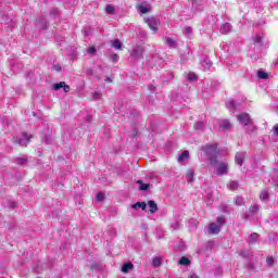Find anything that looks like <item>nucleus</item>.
Wrapping results in <instances>:
<instances>
[{
  "label": "nucleus",
  "instance_id": "f257e3e1",
  "mask_svg": "<svg viewBox=\"0 0 278 278\" xmlns=\"http://www.w3.org/2000/svg\"><path fill=\"white\" fill-rule=\"evenodd\" d=\"M202 150L210 160V166L213 169L214 175L223 177V175H227L229 173V164L227 162H218L220 159L218 146H205Z\"/></svg>",
  "mask_w": 278,
  "mask_h": 278
},
{
  "label": "nucleus",
  "instance_id": "f03ea898",
  "mask_svg": "<svg viewBox=\"0 0 278 278\" xmlns=\"http://www.w3.org/2000/svg\"><path fill=\"white\" fill-rule=\"evenodd\" d=\"M237 121H239L241 125L248 127V131H255V126L253 125V122H251V116L249 113H241L237 115Z\"/></svg>",
  "mask_w": 278,
  "mask_h": 278
},
{
  "label": "nucleus",
  "instance_id": "7ed1b4c3",
  "mask_svg": "<svg viewBox=\"0 0 278 278\" xmlns=\"http://www.w3.org/2000/svg\"><path fill=\"white\" fill-rule=\"evenodd\" d=\"M147 25L150 27L152 31H157V27H160L161 23L160 20L156 17H148L146 18Z\"/></svg>",
  "mask_w": 278,
  "mask_h": 278
},
{
  "label": "nucleus",
  "instance_id": "20e7f679",
  "mask_svg": "<svg viewBox=\"0 0 278 278\" xmlns=\"http://www.w3.org/2000/svg\"><path fill=\"white\" fill-rule=\"evenodd\" d=\"M29 140H31V136L27 135V132H24L20 138L15 140V142L21 144V147H27V144H29Z\"/></svg>",
  "mask_w": 278,
  "mask_h": 278
},
{
  "label": "nucleus",
  "instance_id": "39448f33",
  "mask_svg": "<svg viewBox=\"0 0 278 278\" xmlns=\"http://www.w3.org/2000/svg\"><path fill=\"white\" fill-rule=\"evenodd\" d=\"M137 10L141 14H148V12H151V5L147 4V2H142L139 5H137Z\"/></svg>",
  "mask_w": 278,
  "mask_h": 278
},
{
  "label": "nucleus",
  "instance_id": "423d86ee",
  "mask_svg": "<svg viewBox=\"0 0 278 278\" xmlns=\"http://www.w3.org/2000/svg\"><path fill=\"white\" fill-rule=\"evenodd\" d=\"M208 233H211L212 236H216L220 233V227L218 226V224H214V223L210 224Z\"/></svg>",
  "mask_w": 278,
  "mask_h": 278
},
{
  "label": "nucleus",
  "instance_id": "0eeeda50",
  "mask_svg": "<svg viewBox=\"0 0 278 278\" xmlns=\"http://www.w3.org/2000/svg\"><path fill=\"white\" fill-rule=\"evenodd\" d=\"M53 88H54V90H60L61 88H63L64 92H71V87L68 85H66V83H64V81L54 84Z\"/></svg>",
  "mask_w": 278,
  "mask_h": 278
},
{
  "label": "nucleus",
  "instance_id": "6e6552de",
  "mask_svg": "<svg viewBox=\"0 0 278 278\" xmlns=\"http://www.w3.org/2000/svg\"><path fill=\"white\" fill-rule=\"evenodd\" d=\"M142 53H144V50L142 49V47H137L132 50L131 55L132 58L140 59L142 58Z\"/></svg>",
  "mask_w": 278,
  "mask_h": 278
},
{
  "label": "nucleus",
  "instance_id": "1a4fd4ad",
  "mask_svg": "<svg viewBox=\"0 0 278 278\" xmlns=\"http://www.w3.org/2000/svg\"><path fill=\"white\" fill-rule=\"evenodd\" d=\"M132 210H142L144 212L147 210V203L146 202H137L132 204Z\"/></svg>",
  "mask_w": 278,
  "mask_h": 278
},
{
  "label": "nucleus",
  "instance_id": "9d476101",
  "mask_svg": "<svg viewBox=\"0 0 278 278\" xmlns=\"http://www.w3.org/2000/svg\"><path fill=\"white\" fill-rule=\"evenodd\" d=\"M148 207H150V214H155V212H157V204H155V201L153 200L148 202Z\"/></svg>",
  "mask_w": 278,
  "mask_h": 278
},
{
  "label": "nucleus",
  "instance_id": "9b49d317",
  "mask_svg": "<svg viewBox=\"0 0 278 278\" xmlns=\"http://www.w3.org/2000/svg\"><path fill=\"white\" fill-rule=\"evenodd\" d=\"M111 47H113V49H116L117 51H121V49H123V43H121V40L115 39L111 41Z\"/></svg>",
  "mask_w": 278,
  "mask_h": 278
},
{
  "label": "nucleus",
  "instance_id": "f8f14e48",
  "mask_svg": "<svg viewBox=\"0 0 278 278\" xmlns=\"http://www.w3.org/2000/svg\"><path fill=\"white\" fill-rule=\"evenodd\" d=\"M229 31H231V24L225 23L220 26L222 34H229Z\"/></svg>",
  "mask_w": 278,
  "mask_h": 278
},
{
  "label": "nucleus",
  "instance_id": "ddd939ff",
  "mask_svg": "<svg viewBox=\"0 0 278 278\" xmlns=\"http://www.w3.org/2000/svg\"><path fill=\"white\" fill-rule=\"evenodd\" d=\"M186 179L187 182L192 184V181H194V170L193 169H189L186 174Z\"/></svg>",
  "mask_w": 278,
  "mask_h": 278
},
{
  "label": "nucleus",
  "instance_id": "4468645a",
  "mask_svg": "<svg viewBox=\"0 0 278 278\" xmlns=\"http://www.w3.org/2000/svg\"><path fill=\"white\" fill-rule=\"evenodd\" d=\"M244 162V153L242 152H239L236 154V163L239 165V166H242V163Z\"/></svg>",
  "mask_w": 278,
  "mask_h": 278
},
{
  "label": "nucleus",
  "instance_id": "2eb2a0df",
  "mask_svg": "<svg viewBox=\"0 0 278 278\" xmlns=\"http://www.w3.org/2000/svg\"><path fill=\"white\" fill-rule=\"evenodd\" d=\"M226 108H227V110H230V112H235V110H236V101L228 100L226 102Z\"/></svg>",
  "mask_w": 278,
  "mask_h": 278
},
{
  "label": "nucleus",
  "instance_id": "dca6fc26",
  "mask_svg": "<svg viewBox=\"0 0 278 278\" xmlns=\"http://www.w3.org/2000/svg\"><path fill=\"white\" fill-rule=\"evenodd\" d=\"M219 127L222 129H230L231 128V123L228 119H224L219 123Z\"/></svg>",
  "mask_w": 278,
  "mask_h": 278
},
{
  "label": "nucleus",
  "instance_id": "f3484780",
  "mask_svg": "<svg viewBox=\"0 0 278 278\" xmlns=\"http://www.w3.org/2000/svg\"><path fill=\"white\" fill-rule=\"evenodd\" d=\"M190 157V152L184 151L179 156H178V162H185V160H188Z\"/></svg>",
  "mask_w": 278,
  "mask_h": 278
},
{
  "label": "nucleus",
  "instance_id": "a211bd4d",
  "mask_svg": "<svg viewBox=\"0 0 278 278\" xmlns=\"http://www.w3.org/2000/svg\"><path fill=\"white\" fill-rule=\"evenodd\" d=\"M178 264H180V266H188L190 264V260L186 256H182L179 258Z\"/></svg>",
  "mask_w": 278,
  "mask_h": 278
},
{
  "label": "nucleus",
  "instance_id": "6ab92c4d",
  "mask_svg": "<svg viewBox=\"0 0 278 278\" xmlns=\"http://www.w3.org/2000/svg\"><path fill=\"white\" fill-rule=\"evenodd\" d=\"M131 268H134V264L131 263H126L123 265L122 267V273H129V270H131Z\"/></svg>",
  "mask_w": 278,
  "mask_h": 278
},
{
  "label": "nucleus",
  "instance_id": "aec40b11",
  "mask_svg": "<svg viewBox=\"0 0 278 278\" xmlns=\"http://www.w3.org/2000/svg\"><path fill=\"white\" fill-rule=\"evenodd\" d=\"M152 265L155 267V268H160V266H162V258L161 257H154L153 261H152Z\"/></svg>",
  "mask_w": 278,
  "mask_h": 278
},
{
  "label": "nucleus",
  "instance_id": "412c9836",
  "mask_svg": "<svg viewBox=\"0 0 278 278\" xmlns=\"http://www.w3.org/2000/svg\"><path fill=\"white\" fill-rule=\"evenodd\" d=\"M137 184L139 185V190H148L150 185L142 182V180H138Z\"/></svg>",
  "mask_w": 278,
  "mask_h": 278
},
{
  "label": "nucleus",
  "instance_id": "4be33fe9",
  "mask_svg": "<svg viewBox=\"0 0 278 278\" xmlns=\"http://www.w3.org/2000/svg\"><path fill=\"white\" fill-rule=\"evenodd\" d=\"M257 77H258V79H268V73H266L264 71H258Z\"/></svg>",
  "mask_w": 278,
  "mask_h": 278
},
{
  "label": "nucleus",
  "instance_id": "5701e85b",
  "mask_svg": "<svg viewBox=\"0 0 278 278\" xmlns=\"http://www.w3.org/2000/svg\"><path fill=\"white\" fill-rule=\"evenodd\" d=\"M105 200V193L100 192L96 195V201H98V203H101V201Z\"/></svg>",
  "mask_w": 278,
  "mask_h": 278
},
{
  "label": "nucleus",
  "instance_id": "b1692460",
  "mask_svg": "<svg viewBox=\"0 0 278 278\" xmlns=\"http://www.w3.org/2000/svg\"><path fill=\"white\" fill-rule=\"evenodd\" d=\"M201 64L204 66L205 71H210V68H212V62L210 61H202Z\"/></svg>",
  "mask_w": 278,
  "mask_h": 278
},
{
  "label": "nucleus",
  "instance_id": "393cba45",
  "mask_svg": "<svg viewBox=\"0 0 278 278\" xmlns=\"http://www.w3.org/2000/svg\"><path fill=\"white\" fill-rule=\"evenodd\" d=\"M228 188L229 190H238V181H230Z\"/></svg>",
  "mask_w": 278,
  "mask_h": 278
},
{
  "label": "nucleus",
  "instance_id": "a878e982",
  "mask_svg": "<svg viewBox=\"0 0 278 278\" xmlns=\"http://www.w3.org/2000/svg\"><path fill=\"white\" fill-rule=\"evenodd\" d=\"M260 199L261 201H266V199H268V191L267 190L261 191Z\"/></svg>",
  "mask_w": 278,
  "mask_h": 278
},
{
  "label": "nucleus",
  "instance_id": "bb28decb",
  "mask_svg": "<svg viewBox=\"0 0 278 278\" xmlns=\"http://www.w3.org/2000/svg\"><path fill=\"white\" fill-rule=\"evenodd\" d=\"M187 79L189 81H197V74L190 72L188 75H187Z\"/></svg>",
  "mask_w": 278,
  "mask_h": 278
},
{
  "label": "nucleus",
  "instance_id": "cd10ccee",
  "mask_svg": "<svg viewBox=\"0 0 278 278\" xmlns=\"http://www.w3.org/2000/svg\"><path fill=\"white\" fill-rule=\"evenodd\" d=\"M88 55H94L97 53V48L94 46H91L87 49Z\"/></svg>",
  "mask_w": 278,
  "mask_h": 278
},
{
  "label": "nucleus",
  "instance_id": "c85d7f7f",
  "mask_svg": "<svg viewBox=\"0 0 278 278\" xmlns=\"http://www.w3.org/2000/svg\"><path fill=\"white\" fill-rule=\"evenodd\" d=\"M235 203L236 205H244V199L242 197H237Z\"/></svg>",
  "mask_w": 278,
  "mask_h": 278
},
{
  "label": "nucleus",
  "instance_id": "c756f323",
  "mask_svg": "<svg viewBox=\"0 0 278 278\" xmlns=\"http://www.w3.org/2000/svg\"><path fill=\"white\" fill-rule=\"evenodd\" d=\"M203 127H205V125L203 124V122H198L194 125V128L199 131L201 129H203Z\"/></svg>",
  "mask_w": 278,
  "mask_h": 278
},
{
  "label": "nucleus",
  "instance_id": "7c9ffc66",
  "mask_svg": "<svg viewBox=\"0 0 278 278\" xmlns=\"http://www.w3.org/2000/svg\"><path fill=\"white\" fill-rule=\"evenodd\" d=\"M166 45L167 47H175L176 42L170 38H166Z\"/></svg>",
  "mask_w": 278,
  "mask_h": 278
},
{
  "label": "nucleus",
  "instance_id": "2f4dec72",
  "mask_svg": "<svg viewBox=\"0 0 278 278\" xmlns=\"http://www.w3.org/2000/svg\"><path fill=\"white\" fill-rule=\"evenodd\" d=\"M260 210V206H257V204H254L250 207V212H252V214H255V212H257Z\"/></svg>",
  "mask_w": 278,
  "mask_h": 278
},
{
  "label": "nucleus",
  "instance_id": "473e14b6",
  "mask_svg": "<svg viewBox=\"0 0 278 278\" xmlns=\"http://www.w3.org/2000/svg\"><path fill=\"white\" fill-rule=\"evenodd\" d=\"M266 264H267V266H273V264H275V258H273V257H267Z\"/></svg>",
  "mask_w": 278,
  "mask_h": 278
},
{
  "label": "nucleus",
  "instance_id": "72a5a7b5",
  "mask_svg": "<svg viewBox=\"0 0 278 278\" xmlns=\"http://www.w3.org/2000/svg\"><path fill=\"white\" fill-rule=\"evenodd\" d=\"M217 226L223 227V224L225 223V217H217Z\"/></svg>",
  "mask_w": 278,
  "mask_h": 278
},
{
  "label": "nucleus",
  "instance_id": "f704fd0d",
  "mask_svg": "<svg viewBox=\"0 0 278 278\" xmlns=\"http://www.w3.org/2000/svg\"><path fill=\"white\" fill-rule=\"evenodd\" d=\"M106 12H108V14H114V7L108 5L106 7Z\"/></svg>",
  "mask_w": 278,
  "mask_h": 278
},
{
  "label": "nucleus",
  "instance_id": "c9c22d12",
  "mask_svg": "<svg viewBox=\"0 0 278 278\" xmlns=\"http://www.w3.org/2000/svg\"><path fill=\"white\" fill-rule=\"evenodd\" d=\"M257 238H258V235H257V233H252V235L250 236V239H251L252 242H255V240H257Z\"/></svg>",
  "mask_w": 278,
  "mask_h": 278
},
{
  "label": "nucleus",
  "instance_id": "e433bc0d",
  "mask_svg": "<svg viewBox=\"0 0 278 278\" xmlns=\"http://www.w3.org/2000/svg\"><path fill=\"white\" fill-rule=\"evenodd\" d=\"M111 60H112L113 62H118V54H112V55H111Z\"/></svg>",
  "mask_w": 278,
  "mask_h": 278
},
{
  "label": "nucleus",
  "instance_id": "4c0bfd02",
  "mask_svg": "<svg viewBox=\"0 0 278 278\" xmlns=\"http://www.w3.org/2000/svg\"><path fill=\"white\" fill-rule=\"evenodd\" d=\"M93 99H101V92L96 91V92L93 93Z\"/></svg>",
  "mask_w": 278,
  "mask_h": 278
},
{
  "label": "nucleus",
  "instance_id": "58836bf2",
  "mask_svg": "<svg viewBox=\"0 0 278 278\" xmlns=\"http://www.w3.org/2000/svg\"><path fill=\"white\" fill-rule=\"evenodd\" d=\"M53 71H56V73H60V71H62V67L60 65H54Z\"/></svg>",
  "mask_w": 278,
  "mask_h": 278
},
{
  "label": "nucleus",
  "instance_id": "ea45409f",
  "mask_svg": "<svg viewBox=\"0 0 278 278\" xmlns=\"http://www.w3.org/2000/svg\"><path fill=\"white\" fill-rule=\"evenodd\" d=\"M187 34H192V28L191 27H186Z\"/></svg>",
  "mask_w": 278,
  "mask_h": 278
},
{
  "label": "nucleus",
  "instance_id": "a19ab883",
  "mask_svg": "<svg viewBox=\"0 0 278 278\" xmlns=\"http://www.w3.org/2000/svg\"><path fill=\"white\" fill-rule=\"evenodd\" d=\"M178 227H179V223H174V224H173V228H174V229H177Z\"/></svg>",
  "mask_w": 278,
  "mask_h": 278
},
{
  "label": "nucleus",
  "instance_id": "79ce46f5",
  "mask_svg": "<svg viewBox=\"0 0 278 278\" xmlns=\"http://www.w3.org/2000/svg\"><path fill=\"white\" fill-rule=\"evenodd\" d=\"M105 81L112 83V78H106Z\"/></svg>",
  "mask_w": 278,
  "mask_h": 278
},
{
  "label": "nucleus",
  "instance_id": "37998d69",
  "mask_svg": "<svg viewBox=\"0 0 278 278\" xmlns=\"http://www.w3.org/2000/svg\"><path fill=\"white\" fill-rule=\"evenodd\" d=\"M190 278H197V275L193 274V275L190 276Z\"/></svg>",
  "mask_w": 278,
  "mask_h": 278
},
{
  "label": "nucleus",
  "instance_id": "c03bdc74",
  "mask_svg": "<svg viewBox=\"0 0 278 278\" xmlns=\"http://www.w3.org/2000/svg\"><path fill=\"white\" fill-rule=\"evenodd\" d=\"M240 255H242V257H247V255H244V253H242V252L240 253Z\"/></svg>",
  "mask_w": 278,
  "mask_h": 278
},
{
  "label": "nucleus",
  "instance_id": "a18cd8bd",
  "mask_svg": "<svg viewBox=\"0 0 278 278\" xmlns=\"http://www.w3.org/2000/svg\"><path fill=\"white\" fill-rule=\"evenodd\" d=\"M16 204L15 203H12V207H14Z\"/></svg>",
  "mask_w": 278,
  "mask_h": 278
},
{
  "label": "nucleus",
  "instance_id": "49530a36",
  "mask_svg": "<svg viewBox=\"0 0 278 278\" xmlns=\"http://www.w3.org/2000/svg\"><path fill=\"white\" fill-rule=\"evenodd\" d=\"M25 160H22V164H24Z\"/></svg>",
  "mask_w": 278,
  "mask_h": 278
}]
</instances>
